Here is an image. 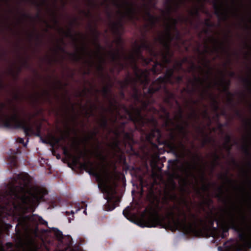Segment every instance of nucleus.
<instances>
[{
  "label": "nucleus",
  "instance_id": "37998d69",
  "mask_svg": "<svg viewBox=\"0 0 251 251\" xmlns=\"http://www.w3.org/2000/svg\"><path fill=\"white\" fill-rule=\"evenodd\" d=\"M130 206H128L123 211V214L127 219L130 216Z\"/></svg>",
  "mask_w": 251,
  "mask_h": 251
},
{
  "label": "nucleus",
  "instance_id": "aec40b11",
  "mask_svg": "<svg viewBox=\"0 0 251 251\" xmlns=\"http://www.w3.org/2000/svg\"><path fill=\"white\" fill-rule=\"evenodd\" d=\"M93 32L94 33L95 39L96 41V45L98 48V56H99L100 59V63L98 65V69L100 71H102L103 70V67L102 65L101 64V63H103L105 62V59L101 56V55L100 54V50L103 49L101 46L100 45V44L98 42V40L99 38V36L100 34V33L99 31L97 30L96 28L92 29Z\"/></svg>",
  "mask_w": 251,
  "mask_h": 251
},
{
  "label": "nucleus",
  "instance_id": "8fccbe9b",
  "mask_svg": "<svg viewBox=\"0 0 251 251\" xmlns=\"http://www.w3.org/2000/svg\"><path fill=\"white\" fill-rule=\"evenodd\" d=\"M212 139L209 138L207 135H205V137L202 142V147H204L207 144L211 142Z\"/></svg>",
  "mask_w": 251,
  "mask_h": 251
},
{
  "label": "nucleus",
  "instance_id": "49530a36",
  "mask_svg": "<svg viewBox=\"0 0 251 251\" xmlns=\"http://www.w3.org/2000/svg\"><path fill=\"white\" fill-rule=\"evenodd\" d=\"M197 68H198L201 70H202V68L201 66H199L198 67H197L193 63L189 69L188 72H195Z\"/></svg>",
  "mask_w": 251,
  "mask_h": 251
},
{
  "label": "nucleus",
  "instance_id": "39448f33",
  "mask_svg": "<svg viewBox=\"0 0 251 251\" xmlns=\"http://www.w3.org/2000/svg\"><path fill=\"white\" fill-rule=\"evenodd\" d=\"M176 69L174 66L173 68H168L166 69L164 76H159L155 80L153 81L149 87V93L150 94H154L160 90H162L164 93L165 97L164 101L168 104L172 105L171 100L175 99V94L171 92L167 88V83L174 84L172 78L174 77V74Z\"/></svg>",
  "mask_w": 251,
  "mask_h": 251
},
{
  "label": "nucleus",
  "instance_id": "bb28decb",
  "mask_svg": "<svg viewBox=\"0 0 251 251\" xmlns=\"http://www.w3.org/2000/svg\"><path fill=\"white\" fill-rule=\"evenodd\" d=\"M7 162L11 169L17 168L18 158L16 155H9L7 158Z\"/></svg>",
  "mask_w": 251,
  "mask_h": 251
},
{
  "label": "nucleus",
  "instance_id": "4468645a",
  "mask_svg": "<svg viewBox=\"0 0 251 251\" xmlns=\"http://www.w3.org/2000/svg\"><path fill=\"white\" fill-rule=\"evenodd\" d=\"M148 121L150 123L153 128L151 132L146 135V139L149 143H151L152 140L154 138H156L158 140L161 136V132L160 129L158 128V121L155 117H152L148 119Z\"/></svg>",
  "mask_w": 251,
  "mask_h": 251
},
{
  "label": "nucleus",
  "instance_id": "f257e3e1",
  "mask_svg": "<svg viewBox=\"0 0 251 251\" xmlns=\"http://www.w3.org/2000/svg\"><path fill=\"white\" fill-rule=\"evenodd\" d=\"M166 195L161 204L159 198L153 192L150 194V204L141 214L138 222L139 226L142 227L160 226L172 231L180 230L186 233H195L198 228L206 225L204 219L198 218L193 213L190 214L193 221L188 222L185 212L179 205L168 206L170 201L176 200V195L170 192H167Z\"/></svg>",
  "mask_w": 251,
  "mask_h": 251
},
{
  "label": "nucleus",
  "instance_id": "58836bf2",
  "mask_svg": "<svg viewBox=\"0 0 251 251\" xmlns=\"http://www.w3.org/2000/svg\"><path fill=\"white\" fill-rule=\"evenodd\" d=\"M158 40L160 43L163 45V46L167 50V53H169L170 50V46L169 44H168L164 40V39L162 37H160L158 38Z\"/></svg>",
  "mask_w": 251,
  "mask_h": 251
},
{
  "label": "nucleus",
  "instance_id": "f03ea898",
  "mask_svg": "<svg viewBox=\"0 0 251 251\" xmlns=\"http://www.w3.org/2000/svg\"><path fill=\"white\" fill-rule=\"evenodd\" d=\"M31 177L26 173L15 174L7 185V189L0 195L2 210L7 215L26 213L37 206L47 190L32 186Z\"/></svg>",
  "mask_w": 251,
  "mask_h": 251
},
{
  "label": "nucleus",
  "instance_id": "393cba45",
  "mask_svg": "<svg viewBox=\"0 0 251 251\" xmlns=\"http://www.w3.org/2000/svg\"><path fill=\"white\" fill-rule=\"evenodd\" d=\"M124 28V24L121 20L118 22H113L112 24L111 29L114 34L119 35V37L118 39L119 43L122 42V38L121 37L120 29Z\"/></svg>",
  "mask_w": 251,
  "mask_h": 251
},
{
  "label": "nucleus",
  "instance_id": "4c0bfd02",
  "mask_svg": "<svg viewBox=\"0 0 251 251\" xmlns=\"http://www.w3.org/2000/svg\"><path fill=\"white\" fill-rule=\"evenodd\" d=\"M112 86H113V84H110L108 87H104L102 88L101 92L102 93L103 96L105 98H107L108 97L109 94L111 92V88L112 87Z\"/></svg>",
  "mask_w": 251,
  "mask_h": 251
},
{
  "label": "nucleus",
  "instance_id": "c9c22d12",
  "mask_svg": "<svg viewBox=\"0 0 251 251\" xmlns=\"http://www.w3.org/2000/svg\"><path fill=\"white\" fill-rule=\"evenodd\" d=\"M211 100V105L215 111H217L219 109V102L215 98V97L211 94H209Z\"/></svg>",
  "mask_w": 251,
  "mask_h": 251
},
{
  "label": "nucleus",
  "instance_id": "bf43d9fd",
  "mask_svg": "<svg viewBox=\"0 0 251 251\" xmlns=\"http://www.w3.org/2000/svg\"><path fill=\"white\" fill-rule=\"evenodd\" d=\"M63 154L66 156H69L70 155L69 151L66 147H63Z\"/></svg>",
  "mask_w": 251,
  "mask_h": 251
},
{
  "label": "nucleus",
  "instance_id": "4d7b16f0",
  "mask_svg": "<svg viewBox=\"0 0 251 251\" xmlns=\"http://www.w3.org/2000/svg\"><path fill=\"white\" fill-rule=\"evenodd\" d=\"M97 156L98 157H99L100 160L102 161H104L105 160V156L101 152L98 151L97 153Z\"/></svg>",
  "mask_w": 251,
  "mask_h": 251
},
{
  "label": "nucleus",
  "instance_id": "c85d7f7f",
  "mask_svg": "<svg viewBox=\"0 0 251 251\" xmlns=\"http://www.w3.org/2000/svg\"><path fill=\"white\" fill-rule=\"evenodd\" d=\"M69 55L71 59L74 62H79L82 59V56L78 51L75 53H70Z\"/></svg>",
  "mask_w": 251,
  "mask_h": 251
},
{
  "label": "nucleus",
  "instance_id": "9d476101",
  "mask_svg": "<svg viewBox=\"0 0 251 251\" xmlns=\"http://www.w3.org/2000/svg\"><path fill=\"white\" fill-rule=\"evenodd\" d=\"M132 89L133 93L132 95V97L136 102L141 103L143 110H147L149 106L155 102V100L153 98L154 94H150L149 93V89L146 92H144L143 93V97L145 100L142 99V94L136 87V85L132 87Z\"/></svg>",
  "mask_w": 251,
  "mask_h": 251
},
{
  "label": "nucleus",
  "instance_id": "ea45409f",
  "mask_svg": "<svg viewBox=\"0 0 251 251\" xmlns=\"http://www.w3.org/2000/svg\"><path fill=\"white\" fill-rule=\"evenodd\" d=\"M239 235H240L239 236H240V238L242 240H243V241H244V242L245 243V247H248V248H251V239L250 240L246 239L245 236L242 233H241Z\"/></svg>",
  "mask_w": 251,
  "mask_h": 251
},
{
  "label": "nucleus",
  "instance_id": "6e6d98bb",
  "mask_svg": "<svg viewBox=\"0 0 251 251\" xmlns=\"http://www.w3.org/2000/svg\"><path fill=\"white\" fill-rule=\"evenodd\" d=\"M98 132L99 131L98 130H95L93 131L91 133L89 138L91 139H92L95 138L96 137V136L97 135Z\"/></svg>",
  "mask_w": 251,
  "mask_h": 251
},
{
  "label": "nucleus",
  "instance_id": "2eb2a0df",
  "mask_svg": "<svg viewBox=\"0 0 251 251\" xmlns=\"http://www.w3.org/2000/svg\"><path fill=\"white\" fill-rule=\"evenodd\" d=\"M211 74L210 68L209 67V70L206 72V78L205 79H202L200 77L194 75V81L190 80L193 86L192 89H184V90L187 91L188 93L192 94L195 92L198 89H200L201 87L204 85V83L208 79V75Z\"/></svg>",
  "mask_w": 251,
  "mask_h": 251
},
{
  "label": "nucleus",
  "instance_id": "ddd939ff",
  "mask_svg": "<svg viewBox=\"0 0 251 251\" xmlns=\"http://www.w3.org/2000/svg\"><path fill=\"white\" fill-rule=\"evenodd\" d=\"M122 107L126 113L128 115L130 121L132 122L135 126L136 124L142 126L144 125V119L141 113V109L133 107V111L132 112L129 110L125 105H123Z\"/></svg>",
  "mask_w": 251,
  "mask_h": 251
},
{
  "label": "nucleus",
  "instance_id": "9b49d317",
  "mask_svg": "<svg viewBox=\"0 0 251 251\" xmlns=\"http://www.w3.org/2000/svg\"><path fill=\"white\" fill-rule=\"evenodd\" d=\"M183 110L180 107H179V112L176 118L178 120H182L184 125L179 124H177L176 125V129L177 130L179 135L180 136V139L178 142L179 146L183 150H185L186 146L183 142V140L185 139L187 141H188L189 140L188 137L189 131L187 129V128L189 126V123L187 121L183 120Z\"/></svg>",
  "mask_w": 251,
  "mask_h": 251
},
{
  "label": "nucleus",
  "instance_id": "0e129e2a",
  "mask_svg": "<svg viewBox=\"0 0 251 251\" xmlns=\"http://www.w3.org/2000/svg\"><path fill=\"white\" fill-rule=\"evenodd\" d=\"M215 221V219L212 217L209 219V223L210 226H213L214 223Z\"/></svg>",
  "mask_w": 251,
  "mask_h": 251
},
{
  "label": "nucleus",
  "instance_id": "20e7f679",
  "mask_svg": "<svg viewBox=\"0 0 251 251\" xmlns=\"http://www.w3.org/2000/svg\"><path fill=\"white\" fill-rule=\"evenodd\" d=\"M235 210V207L234 206L232 208L231 210L226 209L225 210L227 215L229 226H226L222 227L220 237L222 239L226 238L229 234V228L233 229L238 233V238L241 242H237L233 246L234 251H247V249H251V248L245 247V243L244 241L240 238L239 235L242 233L245 236L246 239L250 240L251 239V225H248L249 234H247L245 232V228L242 226L237 223Z\"/></svg>",
  "mask_w": 251,
  "mask_h": 251
},
{
  "label": "nucleus",
  "instance_id": "1a4fd4ad",
  "mask_svg": "<svg viewBox=\"0 0 251 251\" xmlns=\"http://www.w3.org/2000/svg\"><path fill=\"white\" fill-rule=\"evenodd\" d=\"M161 118L165 119V122L163 124L164 126L166 128L167 131L170 132L169 134V140L168 141V146L176 157H179L180 155L178 152L177 147L176 145L177 137L175 133V129L171 127V126H174L175 123L170 118L169 112L167 111L165 112L164 116H161Z\"/></svg>",
  "mask_w": 251,
  "mask_h": 251
},
{
  "label": "nucleus",
  "instance_id": "412c9836",
  "mask_svg": "<svg viewBox=\"0 0 251 251\" xmlns=\"http://www.w3.org/2000/svg\"><path fill=\"white\" fill-rule=\"evenodd\" d=\"M110 57L112 62H115L119 67V73L121 71L124 70L126 68V65L121 61L122 56L118 50L116 52L111 51L109 52Z\"/></svg>",
  "mask_w": 251,
  "mask_h": 251
},
{
  "label": "nucleus",
  "instance_id": "09e8293b",
  "mask_svg": "<svg viewBox=\"0 0 251 251\" xmlns=\"http://www.w3.org/2000/svg\"><path fill=\"white\" fill-rule=\"evenodd\" d=\"M66 136L64 135H62L59 137L54 138V140L56 143L59 144L61 141H66Z\"/></svg>",
  "mask_w": 251,
  "mask_h": 251
},
{
  "label": "nucleus",
  "instance_id": "338daca9",
  "mask_svg": "<svg viewBox=\"0 0 251 251\" xmlns=\"http://www.w3.org/2000/svg\"><path fill=\"white\" fill-rule=\"evenodd\" d=\"M85 153H83L82 151H80L79 154L77 157V160H79L81 157L85 156Z\"/></svg>",
  "mask_w": 251,
  "mask_h": 251
},
{
  "label": "nucleus",
  "instance_id": "5fc2aeb1",
  "mask_svg": "<svg viewBox=\"0 0 251 251\" xmlns=\"http://www.w3.org/2000/svg\"><path fill=\"white\" fill-rule=\"evenodd\" d=\"M211 184L209 183L207 185L203 184L201 187V189L204 192H208Z\"/></svg>",
  "mask_w": 251,
  "mask_h": 251
},
{
  "label": "nucleus",
  "instance_id": "a18cd8bd",
  "mask_svg": "<svg viewBox=\"0 0 251 251\" xmlns=\"http://www.w3.org/2000/svg\"><path fill=\"white\" fill-rule=\"evenodd\" d=\"M220 178L221 179H225L227 181V182L230 184H232L233 183V180L228 177L227 173L223 175H220Z\"/></svg>",
  "mask_w": 251,
  "mask_h": 251
},
{
  "label": "nucleus",
  "instance_id": "a19ab883",
  "mask_svg": "<svg viewBox=\"0 0 251 251\" xmlns=\"http://www.w3.org/2000/svg\"><path fill=\"white\" fill-rule=\"evenodd\" d=\"M42 3H39L37 1L35 0H31V3L32 4L36 6L38 8H40L41 6L43 5H46L47 4V0H41Z\"/></svg>",
  "mask_w": 251,
  "mask_h": 251
},
{
  "label": "nucleus",
  "instance_id": "de8ad7c7",
  "mask_svg": "<svg viewBox=\"0 0 251 251\" xmlns=\"http://www.w3.org/2000/svg\"><path fill=\"white\" fill-rule=\"evenodd\" d=\"M192 112L190 115L189 117L191 118H194L195 119H198L199 118V116L198 113L195 109H194L193 107H191Z\"/></svg>",
  "mask_w": 251,
  "mask_h": 251
},
{
  "label": "nucleus",
  "instance_id": "a878e982",
  "mask_svg": "<svg viewBox=\"0 0 251 251\" xmlns=\"http://www.w3.org/2000/svg\"><path fill=\"white\" fill-rule=\"evenodd\" d=\"M179 160L176 159L174 160H169L168 161V169L171 170L173 173L177 172L178 169L177 164L179 163Z\"/></svg>",
  "mask_w": 251,
  "mask_h": 251
},
{
  "label": "nucleus",
  "instance_id": "864d4df0",
  "mask_svg": "<svg viewBox=\"0 0 251 251\" xmlns=\"http://www.w3.org/2000/svg\"><path fill=\"white\" fill-rule=\"evenodd\" d=\"M38 222L39 224L48 226V222L44 220L41 217H38L37 218Z\"/></svg>",
  "mask_w": 251,
  "mask_h": 251
},
{
  "label": "nucleus",
  "instance_id": "79ce46f5",
  "mask_svg": "<svg viewBox=\"0 0 251 251\" xmlns=\"http://www.w3.org/2000/svg\"><path fill=\"white\" fill-rule=\"evenodd\" d=\"M241 80L251 91V80L249 78H242Z\"/></svg>",
  "mask_w": 251,
  "mask_h": 251
},
{
  "label": "nucleus",
  "instance_id": "6e6552de",
  "mask_svg": "<svg viewBox=\"0 0 251 251\" xmlns=\"http://www.w3.org/2000/svg\"><path fill=\"white\" fill-rule=\"evenodd\" d=\"M133 69L135 75L137 78H133L128 75L124 80L119 81L118 83L120 85L122 89L127 87L130 84H131L133 87L135 85L136 83L138 81H140L143 84L145 83V86L148 85L150 81L147 70L139 68L136 64L134 65Z\"/></svg>",
  "mask_w": 251,
  "mask_h": 251
},
{
  "label": "nucleus",
  "instance_id": "473e14b6",
  "mask_svg": "<svg viewBox=\"0 0 251 251\" xmlns=\"http://www.w3.org/2000/svg\"><path fill=\"white\" fill-rule=\"evenodd\" d=\"M73 23H71V28H69L67 31L65 32L62 28H60V30L64 33L66 37L73 39L76 42L77 41V39L73 34L72 31V27L73 26Z\"/></svg>",
  "mask_w": 251,
  "mask_h": 251
},
{
  "label": "nucleus",
  "instance_id": "f704fd0d",
  "mask_svg": "<svg viewBox=\"0 0 251 251\" xmlns=\"http://www.w3.org/2000/svg\"><path fill=\"white\" fill-rule=\"evenodd\" d=\"M212 41L216 44H219V45L218 46L214 47L213 50L212 52L214 51L216 52H218L220 49H222L223 50H225V51L226 50V49L225 48L224 44L223 42L219 43V41L217 39H216L213 37L212 38Z\"/></svg>",
  "mask_w": 251,
  "mask_h": 251
},
{
  "label": "nucleus",
  "instance_id": "774afa93",
  "mask_svg": "<svg viewBox=\"0 0 251 251\" xmlns=\"http://www.w3.org/2000/svg\"><path fill=\"white\" fill-rule=\"evenodd\" d=\"M235 114L236 115L239 117V118H242L243 117V114L241 113V112L238 110H236V111H235Z\"/></svg>",
  "mask_w": 251,
  "mask_h": 251
},
{
  "label": "nucleus",
  "instance_id": "2f4dec72",
  "mask_svg": "<svg viewBox=\"0 0 251 251\" xmlns=\"http://www.w3.org/2000/svg\"><path fill=\"white\" fill-rule=\"evenodd\" d=\"M218 191L219 192L218 193H216L215 194V197L218 198L219 200L222 201L224 203H226L227 201L226 199L224 198V192L223 191V188L222 186L219 187L218 188Z\"/></svg>",
  "mask_w": 251,
  "mask_h": 251
},
{
  "label": "nucleus",
  "instance_id": "69168bd1",
  "mask_svg": "<svg viewBox=\"0 0 251 251\" xmlns=\"http://www.w3.org/2000/svg\"><path fill=\"white\" fill-rule=\"evenodd\" d=\"M176 31L175 37L176 39H179L180 37V32L177 29L174 30Z\"/></svg>",
  "mask_w": 251,
  "mask_h": 251
},
{
  "label": "nucleus",
  "instance_id": "0eeeda50",
  "mask_svg": "<svg viewBox=\"0 0 251 251\" xmlns=\"http://www.w3.org/2000/svg\"><path fill=\"white\" fill-rule=\"evenodd\" d=\"M136 53L140 59H141L146 65H148L150 62H153V65L151 71L154 75L161 73L162 70L167 67V65L171 62V59L168 57L167 54L162 52L163 61H159L157 59L154 60L153 58H145L142 53V49L137 45L136 49Z\"/></svg>",
  "mask_w": 251,
  "mask_h": 251
},
{
  "label": "nucleus",
  "instance_id": "f3484780",
  "mask_svg": "<svg viewBox=\"0 0 251 251\" xmlns=\"http://www.w3.org/2000/svg\"><path fill=\"white\" fill-rule=\"evenodd\" d=\"M231 84V81L229 80H226L223 75L222 79L219 84L222 86L223 92H225L229 98L227 100V103L229 105L234 106V95L232 93L229 91V88Z\"/></svg>",
  "mask_w": 251,
  "mask_h": 251
},
{
  "label": "nucleus",
  "instance_id": "6ab92c4d",
  "mask_svg": "<svg viewBox=\"0 0 251 251\" xmlns=\"http://www.w3.org/2000/svg\"><path fill=\"white\" fill-rule=\"evenodd\" d=\"M126 123L123 122L121 125V131H116L115 133L117 136H120L122 134L123 136V140L125 143L130 144L134 142L133 131L132 130L130 132H126L125 129Z\"/></svg>",
  "mask_w": 251,
  "mask_h": 251
},
{
  "label": "nucleus",
  "instance_id": "4be33fe9",
  "mask_svg": "<svg viewBox=\"0 0 251 251\" xmlns=\"http://www.w3.org/2000/svg\"><path fill=\"white\" fill-rule=\"evenodd\" d=\"M142 49L147 50L151 56V58H154V60L157 59L158 53L155 50L152 46L146 40L143 39L140 45H138Z\"/></svg>",
  "mask_w": 251,
  "mask_h": 251
},
{
  "label": "nucleus",
  "instance_id": "13d9d810",
  "mask_svg": "<svg viewBox=\"0 0 251 251\" xmlns=\"http://www.w3.org/2000/svg\"><path fill=\"white\" fill-rule=\"evenodd\" d=\"M104 174L105 177L107 179V180H108L110 178V172L109 170L105 167V170H104Z\"/></svg>",
  "mask_w": 251,
  "mask_h": 251
},
{
  "label": "nucleus",
  "instance_id": "423d86ee",
  "mask_svg": "<svg viewBox=\"0 0 251 251\" xmlns=\"http://www.w3.org/2000/svg\"><path fill=\"white\" fill-rule=\"evenodd\" d=\"M186 0H178V1L175 2V6L173 7L172 5L174 0H166L165 4L167 6V12L169 15V19L171 21V24H167L166 27V36L170 39V41L172 40V35L171 33V30L173 28L174 30H176V25L180 21L181 23L186 22L188 20V18L180 17L179 19L173 18L170 16L172 11L177 12L182 4L185 3Z\"/></svg>",
  "mask_w": 251,
  "mask_h": 251
},
{
  "label": "nucleus",
  "instance_id": "f8f14e48",
  "mask_svg": "<svg viewBox=\"0 0 251 251\" xmlns=\"http://www.w3.org/2000/svg\"><path fill=\"white\" fill-rule=\"evenodd\" d=\"M103 192L106 194L104 199L107 201V203L105 204V210L107 211L113 210L117 206V203L120 202L119 199L114 200V195L116 193L115 189L108 185L106 183H104Z\"/></svg>",
  "mask_w": 251,
  "mask_h": 251
},
{
  "label": "nucleus",
  "instance_id": "603ef678",
  "mask_svg": "<svg viewBox=\"0 0 251 251\" xmlns=\"http://www.w3.org/2000/svg\"><path fill=\"white\" fill-rule=\"evenodd\" d=\"M204 25L208 27H213L214 26V24L211 23L210 19L205 20Z\"/></svg>",
  "mask_w": 251,
  "mask_h": 251
},
{
  "label": "nucleus",
  "instance_id": "cd10ccee",
  "mask_svg": "<svg viewBox=\"0 0 251 251\" xmlns=\"http://www.w3.org/2000/svg\"><path fill=\"white\" fill-rule=\"evenodd\" d=\"M246 140V144L242 146L241 147V150L243 153L248 157H249L250 158H251V151L250 150V147L247 142V138L245 139Z\"/></svg>",
  "mask_w": 251,
  "mask_h": 251
},
{
  "label": "nucleus",
  "instance_id": "c756f323",
  "mask_svg": "<svg viewBox=\"0 0 251 251\" xmlns=\"http://www.w3.org/2000/svg\"><path fill=\"white\" fill-rule=\"evenodd\" d=\"M82 166L85 168H89L91 170V171L89 172L90 174H91L92 172H93V175L97 177H100V175L96 172V171H94V169L93 168V164L92 163L88 161V162H84L82 164Z\"/></svg>",
  "mask_w": 251,
  "mask_h": 251
},
{
  "label": "nucleus",
  "instance_id": "e2e57ef3",
  "mask_svg": "<svg viewBox=\"0 0 251 251\" xmlns=\"http://www.w3.org/2000/svg\"><path fill=\"white\" fill-rule=\"evenodd\" d=\"M208 94V90L206 89H204V91L201 93V96L202 98V99H205V94Z\"/></svg>",
  "mask_w": 251,
  "mask_h": 251
},
{
  "label": "nucleus",
  "instance_id": "72a5a7b5",
  "mask_svg": "<svg viewBox=\"0 0 251 251\" xmlns=\"http://www.w3.org/2000/svg\"><path fill=\"white\" fill-rule=\"evenodd\" d=\"M100 126L103 129H106L108 126V120L104 114L101 115V118L100 120Z\"/></svg>",
  "mask_w": 251,
  "mask_h": 251
},
{
  "label": "nucleus",
  "instance_id": "dca6fc26",
  "mask_svg": "<svg viewBox=\"0 0 251 251\" xmlns=\"http://www.w3.org/2000/svg\"><path fill=\"white\" fill-rule=\"evenodd\" d=\"M213 6L215 10L214 14L219 20L226 21L228 19V11L223 10V3L219 4L217 1H214Z\"/></svg>",
  "mask_w": 251,
  "mask_h": 251
},
{
  "label": "nucleus",
  "instance_id": "e433bc0d",
  "mask_svg": "<svg viewBox=\"0 0 251 251\" xmlns=\"http://www.w3.org/2000/svg\"><path fill=\"white\" fill-rule=\"evenodd\" d=\"M159 20L160 19L158 17L152 14L148 19V21L150 23L151 27L154 26Z\"/></svg>",
  "mask_w": 251,
  "mask_h": 251
},
{
  "label": "nucleus",
  "instance_id": "b1692460",
  "mask_svg": "<svg viewBox=\"0 0 251 251\" xmlns=\"http://www.w3.org/2000/svg\"><path fill=\"white\" fill-rule=\"evenodd\" d=\"M201 157L198 154L196 153L193 156V163H187L188 166L187 168H183V171L188 174H192V170H195L197 167V162L201 160Z\"/></svg>",
  "mask_w": 251,
  "mask_h": 251
},
{
  "label": "nucleus",
  "instance_id": "5701e85b",
  "mask_svg": "<svg viewBox=\"0 0 251 251\" xmlns=\"http://www.w3.org/2000/svg\"><path fill=\"white\" fill-rule=\"evenodd\" d=\"M51 230L54 232V236L59 242L62 244L64 243L68 245L71 244L72 239L70 235H67L65 237V240H67V241L65 242L63 241L64 239V236L60 230L55 227L52 228Z\"/></svg>",
  "mask_w": 251,
  "mask_h": 251
},
{
  "label": "nucleus",
  "instance_id": "052dcab7",
  "mask_svg": "<svg viewBox=\"0 0 251 251\" xmlns=\"http://www.w3.org/2000/svg\"><path fill=\"white\" fill-rule=\"evenodd\" d=\"M190 14L192 16H198L199 15V11L198 9H196L194 11H191L190 12Z\"/></svg>",
  "mask_w": 251,
  "mask_h": 251
},
{
  "label": "nucleus",
  "instance_id": "a211bd4d",
  "mask_svg": "<svg viewBox=\"0 0 251 251\" xmlns=\"http://www.w3.org/2000/svg\"><path fill=\"white\" fill-rule=\"evenodd\" d=\"M125 4L127 7L126 12L125 14H123L119 11V13L122 15V18L126 16L130 21H133L135 19L137 20L138 18L136 16L137 11L134 6V3L128 1H125Z\"/></svg>",
  "mask_w": 251,
  "mask_h": 251
},
{
  "label": "nucleus",
  "instance_id": "7c9ffc66",
  "mask_svg": "<svg viewBox=\"0 0 251 251\" xmlns=\"http://www.w3.org/2000/svg\"><path fill=\"white\" fill-rule=\"evenodd\" d=\"M231 141V137L229 135H226L225 137V143L224 144V148L226 149L228 152H230L232 146L230 145Z\"/></svg>",
  "mask_w": 251,
  "mask_h": 251
},
{
  "label": "nucleus",
  "instance_id": "680f3d73",
  "mask_svg": "<svg viewBox=\"0 0 251 251\" xmlns=\"http://www.w3.org/2000/svg\"><path fill=\"white\" fill-rule=\"evenodd\" d=\"M17 141L19 142V143L23 144V145L25 147L26 145V143H25L24 142V139L23 138L19 137L17 139Z\"/></svg>",
  "mask_w": 251,
  "mask_h": 251
},
{
  "label": "nucleus",
  "instance_id": "7ed1b4c3",
  "mask_svg": "<svg viewBox=\"0 0 251 251\" xmlns=\"http://www.w3.org/2000/svg\"><path fill=\"white\" fill-rule=\"evenodd\" d=\"M32 118V117H30L28 121L21 118L16 109H15V112L10 116L2 112L0 118V126L8 128L22 129L25 136L35 135L42 139L41 135V126H38L35 131L30 123Z\"/></svg>",
  "mask_w": 251,
  "mask_h": 251
},
{
  "label": "nucleus",
  "instance_id": "3c124183",
  "mask_svg": "<svg viewBox=\"0 0 251 251\" xmlns=\"http://www.w3.org/2000/svg\"><path fill=\"white\" fill-rule=\"evenodd\" d=\"M175 82L177 84H180L182 81L183 77L182 75H178L174 77Z\"/></svg>",
  "mask_w": 251,
  "mask_h": 251
},
{
  "label": "nucleus",
  "instance_id": "c03bdc74",
  "mask_svg": "<svg viewBox=\"0 0 251 251\" xmlns=\"http://www.w3.org/2000/svg\"><path fill=\"white\" fill-rule=\"evenodd\" d=\"M213 156L214 158V164L213 166V169H214L215 168V167H216V166L218 164V161L220 159V156L216 152H215L213 154Z\"/></svg>",
  "mask_w": 251,
  "mask_h": 251
}]
</instances>
